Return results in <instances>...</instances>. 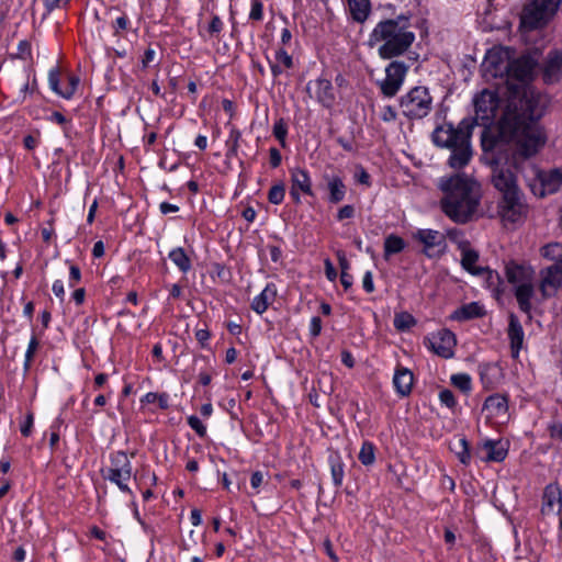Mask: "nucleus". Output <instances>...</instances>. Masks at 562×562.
Instances as JSON below:
<instances>
[{"mask_svg":"<svg viewBox=\"0 0 562 562\" xmlns=\"http://www.w3.org/2000/svg\"><path fill=\"white\" fill-rule=\"evenodd\" d=\"M405 248V241L402 237L396 235H389L384 240V255L389 257L390 255L398 254Z\"/></svg>","mask_w":562,"mask_h":562,"instance_id":"nucleus-35","label":"nucleus"},{"mask_svg":"<svg viewBox=\"0 0 562 562\" xmlns=\"http://www.w3.org/2000/svg\"><path fill=\"white\" fill-rule=\"evenodd\" d=\"M37 347H38L37 339L35 336H32L29 341L27 349L25 352V368H27L30 366V362L32 361Z\"/></svg>","mask_w":562,"mask_h":562,"instance_id":"nucleus-53","label":"nucleus"},{"mask_svg":"<svg viewBox=\"0 0 562 562\" xmlns=\"http://www.w3.org/2000/svg\"><path fill=\"white\" fill-rule=\"evenodd\" d=\"M457 339L449 329H440L429 334L425 339V346L439 357L449 359L454 355Z\"/></svg>","mask_w":562,"mask_h":562,"instance_id":"nucleus-14","label":"nucleus"},{"mask_svg":"<svg viewBox=\"0 0 562 562\" xmlns=\"http://www.w3.org/2000/svg\"><path fill=\"white\" fill-rule=\"evenodd\" d=\"M549 139L547 128L538 122H529V158L539 154Z\"/></svg>","mask_w":562,"mask_h":562,"instance_id":"nucleus-23","label":"nucleus"},{"mask_svg":"<svg viewBox=\"0 0 562 562\" xmlns=\"http://www.w3.org/2000/svg\"><path fill=\"white\" fill-rule=\"evenodd\" d=\"M507 400L501 394H493L488 396L485 402L483 409L490 417H502L507 413Z\"/></svg>","mask_w":562,"mask_h":562,"instance_id":"nucleus-31","label":"nucleus"},{"mask_svg":"<svg viewBox=\"0 0 562 562\" xmlns=\"http://www.w3.org/2000/svg\"><path fill=\"white\" fill-rule=\"evenodd\" d=\"M485 459L487 461L499 462L506 458L507 449L502 441L487 440L483 445Z\"/></svg>","mask_w":562,"mask_h":562,"instance_id":"nucleus-32","label":"nucleus"},{"mask_svg":"<svg viewBox=\"0 0 562 562\" xmlns=\"http://www.w3.org/2000/svg\"><path fill=\"white\" fill-rule=\"evenodd\" d=\"M79 78L75 75H68L66 83L60 85V72L58 67L50 68L48 71V86L57 95L70 100L79 86Z\"/></svg>","mask_w":562,"mask_h":562,"instance_id":"nucleus-18","label":"nucleus"},{"mask_svg":"<svg viewBox=\"0 0 562 562\" xmlns=\"http://www.w3.org/2000/svg\"><path fill=\"white\" fill-rule=\"evenodd\" d=\"M562 288V270L547 266L539 271V282L535 288L529 282V308L531 301L549 300L554 297Z\"/></svg>","mask_w":562,"mask_h":562,"instance_id":"nucleus-8","label":"nucleus"},{"mask_svg":"<svg viewBox=\"0 0 562 562\" xmlns=\"http://www.w3.org/2000/svg\"><path fill=\"white\" fill-rule=\"evenodd\" d=\"M348 9L352 19L357 22H363L370 13L369 0H348Z\"/></svg>","mask_w":562,"mask_h":562,"instance_id":"nucleus-33","label":"nucleus"},{"mask_svg":"<svg viewBox=\"0 0 562 562\" xmlns=\"http://www.w3.org/2000/svg\"><path fill=\"white\" fill-rule=\"evenodd\" d=\"M363 290L368 293H372L374 291L373 277L370 271H367L362 279Z\"/></svg>","mask_w":562,"mask_h":562,"instance_id":"nucleus-62","label":"nucleus"},{"mask_svg":"<svg viewBox=\"0 0 562 562\" xmlns=\"http://www.w3.org/2000/svg\"><path fill=\"white\" fill-rule=\"evenodd\" d=\"M443 193L442 212L456 223H467L477 211L481 201L480 184L465 175L443 177L439 180Z\"/></svg>","mask_w":562,"mask_h":562,"instance_id":"nucleus-2","label":"nucleus"},{"mask_svg":"<svg viewBox=\"0 0 562 562\" xmlns=\"http://www.w3.org/2000/svg\"><path fill=\"white\" fill-rule=\"evenodd\" d=\"M128 26V19L125 15L117 16L113 22L115 32L124 31Z\"/></svg>","mask_w":562,"mask_h":562,"instance_id":"nucleus-64","label":"nucleus"},{"mask_svg":"<svg viewBox=\"0 0 562 562\" xmlns=\"http://www.w3.org/2000/svg\"><path fill=\"white\" fill-rule=\"evenodd\" d=\"M276 63L281 65L282 68L291 69L293 67V58L286 50L279 48L276 50Z\"/></svg>","mask_w":562,"mask_h":562,"instance_id":"nucleus-46","label":"nucleus"},{"mask_svg":"<svg viewBox=\"0 0 562 562\" xmlns=\"http://www.w3.org/2000/svg\"><path fill=\"white\" fill-rule=\"evenodd\" d=\"M551 103L550 95L537 91L529 85V122H538L547 113Z\"/></svg>","mask_w":562,"mask_h":562,"instance_id":"nucleus-20","label":"nucleus"},{"mask_svg":"<svg viewBox=\"0 0 562 562\" xmlns=\"http://www.w3.org/2000/svg\"><path fill=\"white\" fill-rule=\"evenodd\" d=\"M448 236L453 243L457 244L459 250L461 251V265L464 270L473 276L486 273L488 279L494 277V273L491 270L477 266L479 254L471 247L469 240L464 238L460 231H449Z\"/></svg>","mask_w":562,"mask_h":562,"instance_id":"nucleus-10","label":"nucleus"},{"mask_svg":"<svg viewBox=\"0 0 562 562\" xmlns=\"http://www.w3.org/2000/svg\"><path fill=\"white\" fill-rule=\"evenodd\" d=\"M269 159L272 168H277L280 166L282 157L280 151L276 147H271L269 149Z\"/></svg>","mask_w":562,"mask_h":562,"instance_id":"nucleus-61","label":"nucleus"},{"mask_svg":"<svg viewBox=\"0 0 562 562\" xmlns=\"http://www.w3.org/2000/svg\"><path fill=\"white\" fill-rule=\"evenodd\" d=\"M507 334L510 340L512 357L514 359H517L522 347L525 333L519 319L514 314L509 315Z\"/></svg>","mask_w":562,"mask_h":562,"instance_id":"nucleus-25","label":"nucleus"},{"mask_svg":"<svg viewBox=\"0 0 562 562\" xmlns=\"http://www.w3.org/2000/svg\"><path fill=\"white\" fill-rule=\"evenodd\" d=\"M168 257L181 272L186 273L191 269V260L182 247H177L170 250Z\"/></svg>","mask_w":562,"mask_h":562,"instance_id":"nucleus-34","label":"nucleus"},{"mask_svg":"<svg viewBox=\"0 0 562 562\" xmlns=\"http://www.w3.org/2000/svg\"><path fill=\"white\" fill-rule=\"evenodd\" d=\"M133 476L131 459L124 451H114L110 454V465L103 471V477L115 484L125 494L134 496L128 486Z\"/></svg>","mask_w":562,"mask_h":562,"instance_id":"nucleus-7","label":"nucleus"},{"mask_svg":"<svg viewBox=\"0 0 562 562\" xmlns=\"http://www.w3.org/2000/svg\"><path fill=\"white\" fill-rule=\"evenodd\" d=\"M12 58H18L26 63L32 61V46L26 40L20 41L18 44L16 53L12 55Z\"/></svg>","mask_w":562,"mask_h":562,"instance_id":"nucleus-43","label":"nucleus"},{"mask_svg":"<svg viewBox=\"0 0 562 562\" xmlns=\"http://www.w3.org/2000/svg\"><path fill=\"white\" fill-rule=\"evenodd\" d=\"M408 66L403 61H392L385 68V78L378 82L382 94L393 98L404 85Z\"/></svg>","mask_w":562,"mask_h":562,"instance_id":"nucleus-13","label":"nucleus"},{"mask_svg":"<svg viewBox=\"0 0 562 562\" xmlns=\"http://www.w3.org/2000/svg\"><path fill=\"white\" fill-rule=\"evenodd\" d=\"M329 464L333 482L336 486H340L345 476L344 463L341 459L336 456L329 458Z\"/></svg>","mask_w":562,"mask_h":562,"instance_id":"nucleus-36","label":"nucleus"},{"mask_svg":"<svg viewBox=\"0 0 562 562\" xmlns=\"http://www.w3.org/2000/svg\"><path fill=\"white\" fill-rule=\"evenodd\" d=\"M451 383L463 393L471 391V378L467 373H457L451 375Z\"/></svg>","mask_w":562,"mask_h":562,"instance_id":"nucleus-41","label":"nucleus"},{"mask_svg":"<svg viewBox=\"0 0 562 562\" xmlns=\"http://www.w3.org/2000/svg\"><path fill=\"white\" fill-rule=\"evenodd\" d=\"M79 78L75 75H68L66 83L60 85V72L58 67L50 68L48 71V86L57 95L70 100L79 86Z\"/></svg>","mask_w":562,"mask_h":562,"instance_id":"nucleus-17","label":"nucleus"},{"mask_svg":"<svg viewBox=\"0 0 562 562\" xmlns=\"http://www.w3.org/2000/svg\"><path fill=\"white\" fill-rule=\"evenodd\" d=\"M47 121L63 126L64 132L67 134L69 128V120H67L64 114L57 111L53 112L50 115L47 116Z\"/></svg>","mask_w":562,"mask_h":562,"instance_id":"nucleus-50","label":"nucleus"},{"mask_svg":"<svg viewBox=\"0 0 562 562\" xmlns=\"http://www.w3.org/2000/svg\"><path fill=\"white\" fill-rule=\"evenodd\" d=\"M380 117L383 122L390 123L396 120L397 114L393 106L385 105L380 112Z\"/></svg>","mask_w":562,"mask_h":562,"instance_id":"nucleus-55","label":"nucleus"},{"mask_svg":"<svg viewBox=\"0 0 562 562\" xmlns=\"http://www.w3.org/2000/svg\"><path fill=\"white\" fill-rule=\"evenodd\" d=\"M81 280V271L80 269L75 266V265H71L70 268H69V280H68V285L70 288H74L76 286Z\"/></svg>","mask_w":562,"mask_h":562,"instance_id":"nucleus-56","label":"nucleus"},{"mask_svg":"<svg viewBox=\"0 0 562 562\" xmlns=\"http://www.w3.org/2000/svg\"><path fill=\"white\" fill-rule=\"evenodd\" d=\"M285 196V186L283 182L273 184L268 192V201L271 204L279 205L283 202Z\"/></svg>","mask_w":562,"mask_h":562,"instance_id":"nucleus-39","label":"nucleus"},{"mask_svg":"<svg viewBox=\"0 0 562 562\" xmlns=\"http://www.w3.org/2000/svg\"><path fill=\"white\" fill-rule=\"evenodd\" d=\"M52 291L55 294V296L57 299H59L60 302H64L66 292H65L64 282L61 280L54 281Z\"/></svg>","mask_w":562,"mask_h":562,"instance_id":"nucleus-59","label":"nucleus"},{"mask_svg":"<svg viewBox=\"0 0 562 562\" xmlns=\"http://www.w3.org/2000/svg\"><path fill=\"white\" fill-rule=\"evenodd\" d=\"M414 238L423 244V252L429 258L440 257L446 251V237L439 231L420 228L416 231Z\"/></svg>","mask_w":562,"mask_h":562,"instance_id":"nucleus-15","label":"nucleus"},{"mask_svg":"<svg viewBox=\"0 0 562 562\" xmlns=\"http://www.w3.org/2000/svg\"><path fill=\"white\" fill-rule=\"evenodd\" d=\"M322 331V321L318 316H314L310 322V334L313 337H317Z\"/></svg>","mask_w":562,"mask_h":562,"instance_id":"nucleus-60","label":"nucleus"},{"mask_svg":"<svg viewBox=\"0 0 562 562\" xmlns=\"http://www.w3.org/2000/svg\"><path fill=\"white\" fill-rule=\"evenodd\" d=\"M355 180L361 184L370 186V176L361 166L356 168Z\"/></svg>","mask_w":562,"mask_h":562,"instance_id":"nucleus-57","label":"nucleus"},{"mask_svg":"<svg viewBox=\"0 0 562 562\" xmlns=\"http://www.w3.org/2000/svg\"><path fill=\"white\" fill-rule=\"evenodd\" d=\"M291 187L301 190L303 194L313 196L312 179L310 172L304 168H292L290 170Z\"/></svg>","mask_w":562,"mask_h":562,"instance_id":"nucleus-27","label":"nucleus"},{"mask_svg":"<svg viewBox=\"0 0 562 562\" xmlns=\"http://www.w3.org/2000/svg\"><path fill=\"white\" fill-rule=\"evenodd\" d=\"M529 47V83L539 76L544 85H555L562 79V49H551L538 64Z\"/></svg>","mask_w":562,"mask_h":562,"instance_id":"nucleus-5","label":"nucleus"},{"mask_svg":"<svg viewBox=\"0 0 562 562\" xmlns=\"http://www.w3.org/2000/svg\"><path fill=\"white\" fill-rule=\"evenodd\" d=\"M413 383V372L405 367L397 366L393 374V385L397 395L402 397L408 396L412 392Z\"/></svg>","mask_w":562,"mask_h":562,"instance_id":"nucleus-24","label":"nucleus"},{"mask_svg":"<svg viewBox=\"0 0 562 562\" xmlns=\"http://www.w3.org/2000/svg\"><path fill=\"white\" fill-rule=\"evenodd\" d=\"M71 0H43L44 7L48 12L56 9H65Z\"/></svg>","mask_w":562,"mask_h":562,"instance_id":"nucleus-54","label":"nucleus"},{"mask_svg":"<svg viewBox=\"0 0 562 562\" xmlns=\"http://www.w3.org/2000/svg\"><path fill=\"white\" fill-rule=\"evenodd\" d=\"M358 458L363 465H372L375 461V448L373 443L364 441L360 448Z\"/></svg>","mask_w":562,"mask_h":562,"instance_id":"nucleus-38","label":"nucleus"},{"mask_svg":"<svg viewBox=\"0 0 562 562\" xmlns=\"http://www.w3.org/2000/svg\"><path fill=\"white\" fill-rule=\"evenodd\" d=\"M548 431L550 435V438L557 441H562V423L559 420H552L548 425Z\"/></svg>","mask_w":562,"mask_h":562,"instance_id":"nucleus-49","label":"nucleus"},{"mask_svg":"<svg viewBox=\"0 0 562 562\" xmlns=\"http://www.w3.org/2000/svg\"><path fill=\"white\" fill-rule=\"evenodd\" d=\"M506 288L513 292L522 312H527V269L524 263L509 261L505 268Z\"/></svg>","mask_w":562,"mask_h":562,"instance_id":"nucleus-9","label":"nucleus"},{"mask_svg":"<svg viewBox=\"0 0 562 562\" xmlns=\"http://www.w3.org/2000/svg\"><path fill=\"white\" fill-rule=\"evenodd\" d=\"M263 18V7L261 1L259 0H252L251 1V8L249 12V19L255 21H260Z\"/></svg>","mask_w":562,"mask_h":562,"instance_id":"nucleus-51","label":"nucleus"},{"mask_svg":"<svg viewBox=\"0 0 562 562\" xmlns=\"http://www.w3.org/2000/svg\"><path fill=\"white\" fill-rule=\"evenodd\" d=\"M30 71H31V68L30 66H26L25 67V72H26V81L23 83V86L21 87L20 91H19V94L16 97V100L20 101V102H23L25 101L26 97L29 94H32L33 91H34V86L36 83V79L35 77L33 78V81L32 83L30 82Z\"/></svg>","mask_w":562,"mask_h":562,"instance_id":"nucleus-44","label":"nucleus"},{"mask_svg":"<svg viewBox=\"0 0 562 562\" xmlns=\"http://www.w3.org/2000/svg\"><path fill=\"white\" fill-rule=\"evenodd\" d=\"M473 103L476 124L483 126L491 125L499 105L497 93L485 89L474 97Z\"/></svg>","mask_w":562,"mask_h":562,"instance_id":"nucleus-12","label":"nucleus"},{"mask_svg":"<svg viewBox=\"0 0 562 562\" xmlns=\"http://www.w3.org/2000/svg\"><path fill=\"white\" fill-rule=\"evenodd\" d=\"M34 426V415L32 412H29L25 417L20 422V431L24 437H29L32 435Z\"/></svg>","mask_w":562,"mask_h":562,"instance_id":"nucleus-47","label":"nucleus"},{"mask_svg":"<svg viewBox=\"0 0 562 562\" xmlns=\"http://www.w3.org/2000/svg\"><path fill=\"white\" fill-rule=\"evenodd\" d=\"M140 402L143 404H157L161 409L169 407V396L166 393L148 392L140 398Z\"/></svg>","mask_w":562,"mask_h":562,"instance_id":"nucleus-37","label":"nucleus"},{"mask_svg":"<svg viewBox=\"0 0 562 562\" xmlns=\"http://www.w3.org/2000/svg\"><path fill=\"white\" fill-rule=\"evenodd\" d=\"M561 0H529V33L546 27L555 16Z\"/></svg>","mask_w":562,"mask_h":562,"instance_id":"nucleus-11","label":"nucleus"},{"mask_svg":"<svg viewBox=\"0 0 562 562\" xmlns=\"http://www.w3.org/2000/svg\"><path fill=\"white\" fill-rule=\"evenodd\" d=\"M273 136L279 140L282 147L286 146L288 136V124L283 119H279L274 122L272 128Z\"/></svg>","mask_w":562,"mask_h":562,"instance_id":"nucleus-40","label":"nucleus"},{"mask_svg":"<svg viewBox=\"0 0 562 562\" xmlns=\"http://www.w3.org/2000/svg\"><path fill=\"white\" fill-rule=\"evenodd\" d=\"M188 425L196 432V435H199L200 437H203L205 436L206 434V427L205 425L202 423V420L195 416V415H191L188 417Z\"/></svg>","mask_w":562,"mask_h":562,"instance_id":"nucleus-48","label":"nucleus"},{"mask_svg":"<svg viewBox=\"0 0 562 562\" xmlns=\"http://www.w3.org/2000/svg\"><path fill=\"white\" fill-rule=\"evenodd\" d=\"M324 265H325V274H326V278L329 280V281H335L337 279V271L333 265V262L329 260V259H326L324 261Z\"/></svg>","mask_w":562,"mask_h":562,"instance_id":"nucleus-63","label":"nucleus"},{"mask_svg":"<svg viewBox=\"0 0 562 562\" xmlns=\"http://www.w3.org/2000/svg\"><path fill=\"white\" fill-rule=\"evenodd\" d=\"M307 92L311 98L317 100L324 108L330 109L336 102L335 90L330 80L317 78L307 83Z\"/></svg>","mask_w":562,"mask_h":562,"instance_id":"nucleus-16","label":"nucleus"},{"mask_svg":"<svg viewBox=\"0 0 562 562\" xmlns=\"http://www.w3.org/2000/svg\"><path fill=\"white\" fill-rule=\"evenodd\" d=\"M353 216H355V207L352 205L347 204L338 210L336 217L338 221H344V220L351 218Z\"/></svg>","mask_w":562,"mask_h":562,"instance_id":"nucleus-58","label":"nucleus"},{"mask_svg":"<svg viewBox=\"0 0 562 562\" xmlns=\"http://www.w3.org/2000/svg\"><path fill=\"white\" fill-rule=\"evenodd\" d=\"M454 451H456V454H457L459 461L462 464L467 465L470 463L471 453H470L468 441L464 437H462L458 440V447H456Z\"/></svg>","mask_w":562,"mask_h":562,"instance_id":"nucleus-42","label":"nucleus"},{"mask_svg":"<svg viewBox=\"0 0 562 562\" xmlns=\"http://www.w3.org/2000/svg\"><path fill=\"white\" fill-rule=\"evenodd\" d=\"M469 135L465 131L456 128L450 123H445L434 131L432 140L439 147L451 148Z\"/></svg>","mask_w":562,"mask_h":562,"instance_id":"nucleus-19","label":"nucleus"},{"mask_svg":"<svg viewBox=\"0 0 562 562\" xmlns=\"http://www.w3.org/2000/svg\"><path fill=\"white\" fill-rule=\"evenodd\" d=\"M481 72L487 81L501 79L505 83L506 104L497 133L490 140L483 139V148L493 166L492 182L507 207L504 216L516 222L522 196L517 175L527 160V57H515V50L494 46L486 52Z\"/></svg>","mask_w":562,"mask_h":562,"instance_id":"nucleus-1","label":"nucleus"},{"mask_svg":"<svg viewBox=\"0 0 562 562\" xmlns=\"http://www.w3.org/2000/svg\"><path fill=\"white\" fill-rule=\"evenodd\" d=\"M449 149L451 150L449 158L451 168L461 169L467 166L472 157L470 135Z\"/></svg>","mask_w":562,"mask_h":562,"instance_id":"nucleus-22","label":"nucleus"},{"mask_svg":"<svg viewBox=\"0 0 562 562\" xmlns=\"http://www.w3.org/2000/svg\"><path fill=\"white\" fill-rule=\"evenodd\" d=\"M400 109L402 114L409 120L426 117L432 110V97L429 89L424 86L409 89L400 98Z\"/></svg>","mask_w":562,"mask_h":562,"instance_id":"nucleus-6","label":"nucleus"},{"mask_svg":"<svg viewBox=\"0 0 562 562\" xmlns=\"http://www.w3.org/2000/svg\"><path fill=\"white\" fill-rule=\"evenodd\" d=\"M530 170L532 178L529 180V191L537 199H546L562 190V167L543 168L532 165Z\"/></svg>","mask_w":562,"mask_h":562,"instance_id":"nucleus-4","label":"nucleus"},{"mask_svg":"<svg viewBox=\"0 0 562 562\" xmlns=\"http://www.w3.org/2000/svg\"><path fill=\"white\" fill-rule=\"evenodd\" d=\"M277 288L273 283H268L265 289L254 297L251 308L257 314L265 313L269 305L276 300Z\"/></svg>","mask_w":562,"mask_h":562,"instance_id":"nucleus-28","label":"nucleus"},{"mask_svg":"<svg viewBox=\"0 0 562 562\" xmlns=\"http://www.w3.org/2000/svg\"><path fill=\"white\" fill-rule=\"evenodd\" d=\"M327 190H328V202L337 204L341 202L347 192V187L339 176H326L325 177Z\"/></svg>","mask_w":562,"mask_h":562,"instance_id":"nucleus-29","label":"nucleus"},{"mask_svg":"<svg viewBox=\"0 0 562 562\" xmlns=\"http://www.w3.org/2000/svg\"><path fill=\"white\" fill-rule=\"evenodd\" d=\"M440 403L449 408L453 407L457 404L456 397L450 390H442L439 392Z\"/></svg>","mask_w":562,"mask_h":562,"instance_id":"nucleus-52","label":"nucleus"},{"mask_svg":"<svg viewBox=\"0 0 562 562\" xmlns=\"http://www.w3.org/2000/svg\"><path fill=\"white\" fill-rule=\"evenodd\" d=\"M539 254L542 259L550 261V267L562 270V241H551L540 247Z\"/></svg>","mask_w":562,"mask_h":562,"instance_id":"nucleus-30","label":"nucleus"},{"mask_svg":"<svg viewBox=\"0 0 562 562\" xmlns=\"http://www.w3.org/2000/svg\"><path fill=\"white\" fill-rule=\"evenodd\" d=\"M486 311L480 302H470L458 307L450 315L452 321L465 322L474 318H480L485 315Z\"/></svg>","mask_w":562,"mask_h":562,"instance_id":"nucleus-26","label":"nucleus"},{"mask_svg":"<svg viewBox=\"0 0 562 562\" xmlns=\"http://www.w3.org/2000/svg\"><path fill=\"white\" fill-rule=\"evenodd\" d=\"M409 18L401 14L395 19L379 22L372 30L369 44L378 45L381 58L391 59L404 54L415 41V34L409 30Z\"/></svg>","mask_w":562,"mask_h":562,"instance_id":"nucleus-3","label":"nucleus"},{"mask_svg":"<svg viewBox=\"0 0 562 562\" xmlns=\"http://www.w3.org/2000/svg\"><path fill=\"white\" fill-rule=\"evenodd\" d=\"M541 512L544 515L562 512V492L558 484L546 486L542 495Z\"/></svg>","mask_w":562,"mask_h":562,"instance_id":"nucleus-21","label":"nucleus"},{"mask_svg":"<svg viewBox=\"0 0 562 562\" xmlns=\"http://www.w3.org/2000/svg\"><path fill=\"white\" fill-rule=\"evenodd\" d=\"M415 324V319L407 313H401L394 317V326L396 329L405 330Z\"/></svg>","mask_w":562,"mask_h":562,"instance_id":"nucleus-45","label":"nucleus"}]
</instances>
